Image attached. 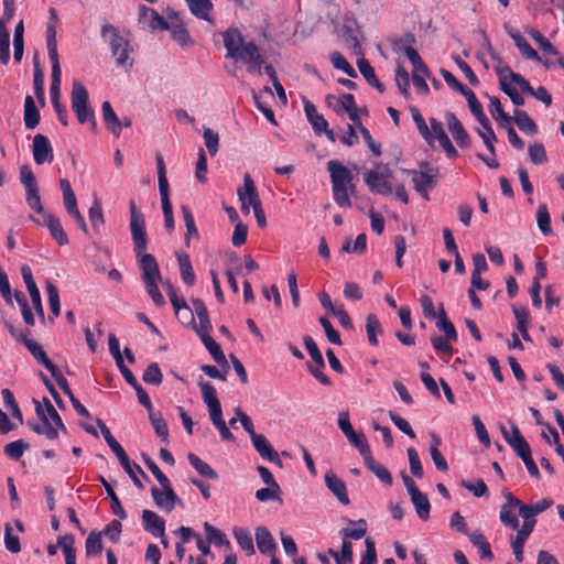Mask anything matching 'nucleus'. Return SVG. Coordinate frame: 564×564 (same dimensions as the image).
<instances>
[{
  "mask_svg": "<svg viewBox=\"0 0 564 564\" xmlns=\"http://www.w3.org/2000/svg\"><path fill=\"white\" fill-rule=\"evenodd\" d=\"M129 209V228L133 242V252L142 272V280L153 303L156 306H163L165 304V300L158 286V283L162 280L159 263L153 254L147 253L149 239L147 235L144 215L137 207L134 200H130Z\"/></svg>",
  "mask_w": 564,
  "mask_h": 564,
  "instance_id": "nucleus-1",
  "label": "nucleus"
},
{
  "mask_svg": "<svg viewBox=\"0 0 564 564\" xmlns=\"http://www.w3.org/2000/svg\"><path fill=\"white\" fill-rule=\"evenodd\" d=\"M224 45L227 50L226 57L240 59L242 63L254 62L261 54L253 42H245L242 34L237 29H229L224 33Z\"/></svg>",
  "mask_w": 564,
  "mask_h": 564,
  "instance_id": "nucleus-2",
  "label": "nucleus"
},
{
  "mask_svg": "<svg viewBox=\"0 0 564 564\" xmlns=\"http://www.w3.org/2000/svg\"><path fill=\"white\" fill-rule=\"evenodd\" d=\"M100 34L108 42L117 66L132 67V59L129 57V41L120 34V30L109 23H105L101 26Z\"/></svg>",
  "mask_w": 564,
  "mask_h": 564,
  "instance_id": "nucleus-3",
  "label": "nucleus"
},
{
  "mask_svg": "<svg viewBox=\"0 0 564 564\" xmlns=\"http://www.w3.org/2000/svg\"><path fill=\"white\" fill-rule=\"evenodd\" d=\"M159 191L161 196L162 210L164 216V225L169 232H172L175 227L173 208L170 200L169 182L166 178L165 164L162 154L158 153L155 156Z\"/></svg>",
  "mask_w": 564,
  "mask_h": 564,
  "instance_id": "nucleus-4",
  "label": "nucleus"
},
{
  "mask_svg": "<svg viewBox=\"0 0 564 564\" xmlns=\"http://www.w3.org/2000/svg\"><path fill=\"white\" fill-rule=\"evenodd\" d=\"M405 173L412 175L414 189L426 200L430 199L427 188L437 184L438 169L432 166L427 162L420 163V172L415 170H404Z\"/></svg>",
  "mask_w": 564,
  "mask_h": 564,
  "instance_id": "nucleus-5",
  "label": "nucleus"
},
{
  "mask_svg": "<svg viewBox=\"0 0 564 564\" xmlns=\"http://www.w3.org/2000/svg\"><path fill=\"white\" fill-rule=\"evenodd\" d=\"M70 99L72 108L79 123H86L88 119L93 118L95 113L93 108L89 106L88 91L78 80L73 82Z\"/></svg>",
  "mask_w": 564,
  "mask_h": 564,
  "instance_id": "nucleus-6",
  "label": "nucleus"
},
{
  "mask_svg": "<svg viewBox=\"0 0 564 564\" xmlns=\"http://www.w3.org/2000/svg\"><path fill=\"white\" fill-rule=\"evenodd\" d=\"M350 524H355V529L343 528L339 531V534L344 535L345 539L341 542V550L339 561L341 564H347L352 562V543L348 539L359 540L364 538L367 533V522L364 519H359L358 521L349 520Z\"/></svg>",
  "mask_w": 564,
  "mask_h": 564,
  "instance_id": "nucleus-7",
  "label": "nucleus"
},
{
  "mask_svg": "<svg viewBox=\"0 0 564 564\" xmlns=\"http://www.w3.org/2000/svg\"><path fill=\"white\" fill-rule=\"evenodd\" d=\"M20 182L23 184L26 192V204L35 213L43 212V205L39 192L37 182L35 175L29 165H22L20 167Z\"/></svg>",
  "mask_w": 564,
  "mask_h": 564,
  "instance_id": "nucleus-8",
  "label": "nucleus"
},
{
  "mask_svg": "<svg viewBox=\"0 0 564 564\" xmlns=\"http://www.w3.org/2000/svg\"><path fill=\"white\" fill-rule=\"evenodd\" d=\"M237 195L241 202V210L245 214H249L250 207H252L253 212L262 207L258 189L248 173L245 174L243 186L238 188Z\"/></svg>",
  "mask_w": 564,
  "mask_h": 564,
  "instance_id": "nucleus-9",
  "label": "nucleus"
},
{
  "mask_svg": "<svg viewBox=\"0 0 564 564\" xmlns=\"http://www.w3.org/2000/svg\"><path fill=\"white\" fill-rule=\"evenodd\" d=\"M162 489L153 487L151 489L152 498L158 508L163 509L166 512H171L177 505L184 507L183 501L175 494L171 481L161 485Z\"/></svg>",
  "mask_w": 564,
  "mask_h": 564,
  "instance_id": "nucleus-10",
  "label": "nucleus"
},
{
  "mask_svg": "<svg viewBox=\"0 0 564 564\" xmlns=\"http://www.w3.org/2000/svg\"><path fill=\"white\" fill-rule=\"evenodd\" d=\"M500 430L505 441L511 446L521 460L532 455L529 443L522 436L519 427L514 423H511V433H509L502 425L500 426Z\"/></svg>",
  "mask_w": 564,
  "mask_h": 564,
  "instance_id": "nucleus-11",
  "label": "nucleus"
},
{
  "mask_svg": "<svg viewBox=\"0 0 564 564\" xmlns=\"http://www.w3.org/2000/svg\"><path fill=\"white\" fill-rule=\"evenodd\" d=\"M62 70L61 68H52V80L50 87L51 101L56 111L59 122L63 126L68 124V116L66 108L59 101V86H61Z\"/></svg>",
  "mask_w": 564,
  "mask_h": 564,
  "instance_id": "nucleus-12",
  "label": "nucleus"
},
{
  "mask_svg": "<svg viewBox=\"0 0 564 564\" xmlns=\"http://www.w3.org/2000/svg\"><path fill=\"white\" fill-rule=\"evenodd\" d=\"M21 274H22L23 281L25 283V286L29 291V294H30V297H31V301L33 304V308L36 312V314L41 317V319L44 321L45 316H44V310H43V305H42L41 293L34 282L31 268L28 264H23L21 267Z\"/></svg>",
  "mask_w": 564,
  "mask_h": 564,
  "instance_id": "nucleus-13",
  "label": "nucleus"
},
{
  "mask_svg": "<svg viewBox=\"0 0 564 564\" xmlns=\"http://www.w3.org/2000/svg\"><path fill=\"white\" fill-rule=\"evenodd\" d=\"M364 181L369 191L373 194L391 195L393 188L391 183L387 180L384 173L378 171H367L364 173Z\"/></svg>",
  "mask_w": 564,
  "mask_h": 564,
  "instance_id": "nucleus-14",
  "label": "nucleus"
},
{
  "mask_svg": "<svg viewBox=\"0 0 564 564\" xmlns=\"http://www.w3.org/2000/svg\"><path fill=\"white\" fill-rule=\"evenodd\" d=\"M35 404V412L39 416L41 424L36 422H28L30 429L36 434H43L47 440H55L57 437V431L53 427L47 416L45 415V411L42 408L41 403L37 400H33Z\"/></svg>",
  "mask_w": 564,
  "mask_h": 564,
  "instance_id": "nucleus-15",
  "label": "nucleus"
},
{
  "mask_svg": "<svg viewBox=\"0 0 564 564\" xmlns=\"http://www.w3.org/2000/svg\"><path fill=\"white\" fill-rule=\"evenodd\" d=\"M33 159L36 164L41 165L45 162L53 161V148L47 137L35 134L32 143Z\"/></svg>",
  "mask_w": 564,
  "mask_h": 564,
  "instance_id": "nucleus-16",
  "label": "nucleus"
},
{
  "mask_svg": "<svg viewBox=\"0 0 564 564\" xmlns=\"http://www.w3.org/2000/svg\"><path fill=\"white\" fill-rule=\"evenodd\" d=\"M445 119L447 122L448 130L452 133L457 145L462 149L469 148L470 147L469 134L465 130L462 122L457 119V117L453 112L447 111L445 115Z\"/></svg>",
  "mask_w": 564,
  "mask_h": 564,
  "instance_id": "nucleus-17",
  "label": "nucleus"
},
{
  "mask_svg": "<svg viewBox=\"0 0 564 564\" xmlns=\"http://www.w3.org/2000/svg\"><path fill=\"white\" fill-rule=\"evenodd\" d=\"M30 335V330L25 332V335H21L20 341L28 348L33 358L43 367H45L48 371H53V367L55 366L52 360L47 357L43 347L37 344L35 340L30 339L28 336Z\"/></svg>",
  "mask_w": 564,
  "mask_h": 564,
  "instance_id": "nucleus-18",
  "label": "nucleus"
},
{
  "mask_svg": "<svg viewBox=\"0 0 564 564\" xmlns=\"http://www.w3.org/2000/svg\"><path fill=\"white\" fill-rule=\"evenodd\" d=\"M430 124L433 133V139L435 138L438 140L440 145L444 149L448 158L456 159L458 156V152L454 148L449 138L447 137L442 122L435 118H431Z\"/></svg>",
  "mask_w": 564,
  "mask_h": 564,
  "instance_id": "nucleus-19",
  "label": "nucleus"
},
{
  "mask_svg": "<svg viewBox=\"0 0 564 564\" xmlns=\"http://www.w3.org/2000/svg\"><path fill=\"white\" fill-rule=\"evenodd\" d=\"M42 215L45 226L48 228L51 236L56 240L59 246H65L68 243V237L64 231L62 224L57 217L53 214L46 212L43 208Z\"/></svg>",
  "mask_w": 564,
  "mask_h": 564,
  "instance_id": "nucleus-20",
  "label": "nucleus"
},
{
  "mask_svg": "<svg viewBox=\"0 0 564 564\" xmlns=\"http://www.w3.org/2000/svg\"><path fill=\"white\" fill-rule=\"evenodd\" d=\"M327 170L330 173L332 185H350L352 182L351 171L338 161H328Z\"/></svg>",
  "mask_w": 564,
  "mask_h": 564,
  "instance_id": "nucleus-21",
  "label": "nucleus"
},
{
  "mask_svg": "<svg viewBox=\"0 0 564 564\" xmlns=\"http://www.w3.org/2000/svg\"><path fill=\"white\" fill-rule=\"evenodd\" d=\"M209 332L197 330V335L202 339L206 349L212 355L213 359L217 365L223 368H229L226 356L221 349V347L208 335Z\"/></svg>",
  "mask_w": 564,
  "mask_h": 564,
  "instance_id": "nucleus-22",
  "label": "nucleus"
},
{
  "mask_svg": "<svg viewBox=\"0 0 564 564\" xmlns=\"http://www.w3.org/2000/svg\"><path fill=\"white\" fill-rule=\"evenodd\" d=\"M325 485L343 505L350 502L345 482L333 471L325 474Z\"/></svg>",
  "mask_w": 564,
  "mask_h": 564,
  "instance_id": "nucleus-23",
  "label": "nucleus"
},
{
  "mask_svg": "<svg viewBox=\"0 0 564 564\" xmlns=\"http://www.w3.org/2000/svg\"><path fill=\"white\" fill-rule=\"evenodd\" d=\"M142 523L143 529L154 536L163 535L165 532V520L154 511L143 510Z\"/></svg>",
  "mask_w": 564,
  "mask_h": 564,
  "instance_id": "nucleus-24",
  "label": "nucleus"
},
{
  "mask_svg": "<svg viewBox=\"0 0 564 564\" xmlns=\"http://www.w3.org/2000/svg\"><path fill=\"white\" fill-rule=\"evenodd\" d=\"M258 550L263 555H273L276 551L275 541L265 527H258L254 532Z\"/></svg>",
  "mask_w": 564,
  "mask_h": 564,
  "instance_id": "nucleus-25",
  "label": "nucleus"
},
{
  "mask_svg": "<svg viewBox=\"0 0 564 564\" xmlns=\"http://www.w3.org/2000/svg\"><path fill=\"white\" fill-rule=\"evenodd\" d=\"M495 70L499 78L501 75H506L507 80L510 79L511 83L517 84L522 93L529 94L530 96L533 94L534 88L531 84L522 75L514 73L508 65H497Z\"/></svg>",
  "mask_w": 564,
  "mask_h": 564,
  "instance_id": "nucleus-26",
  "label": "nucleus"
},
{
  "mask_svg": "<svg viewBox=\"0 0 564 564\" xmlns=\"http://www.w3.org/2000/svg\"><path fill=\"white\" fill-rule=\"evenodd\" d=\"M553 505V500L543 498L533 505L522 503L520 506L519 516L523 520H534V517L542 513Z\"/></svg>",
  "mask_w": 564,
  "mask_h": 564,
  "instance_id": "nucleus-27",
  "label": "nucleus"
},
{
  "mask_svg": "<svg viewBox=\"0 0 564 564\" xmlns=\"http://www.w3.org/2000/svg\"><path fill=\"white\" fill-rule=\"evenodd\" d=\"M304 111L315 133L321 134L322 130H326L328 122L310 100H304Z\"/></svg>",
  "mask_w": 564,
  "mask_h": 564,
  "instance_id": "nucleus-28",
  "label": "nucleus"
},
{
  "mask_svg": "<svg viewBox=\"0 0 564 564\" xmlns=\"http://www.w3.org/2000/svg\"><path fill=\"white\" fill-rule=\"evenodd\" d=\"M469 541L477 547L480 558L491 562L494 553L491 546L481 532L475 531L468 534Z\"/></svg>",
  "mask_w": 564,
  "mask_h": 564,
  "instance_id": "nucleus-29",
  "label": "nucleus"
},
{
  "mask_svg": "<svg viewBox=\"0 0 564 564\" xmlns=\"http://www.w3.org/2000/svg\"><path fill=\"white\" fill-rule=\"evenodd\" d=\"M24 124L26 129H35L40 123V111L35 106L34 99L32 96L28 95L24 99Z\"/></svg>",
  "mask_w": 564,
  "mask_h": 564,
  "instance_id": "nucleus-30",
  "label": "nucleus"
},
{
  "mask_svg": "<svg viewBox=\"0 0 564 564\" xmlns=\"http://www.w3.org/2000/svg\"><path fill=\"white\" fill-rule=\"evenodd\" d=\"M412 505L415 508L417 517L426 521L430 518L431 512V503L427 499V496L423 494L421 490H417L416 492H413L412 495H409Z\"/></svg>",
  "mask_w": 564,
  "mask_h": 564,
  "instance_id": "nucleus-31",
  "label": "nucleus"
},
{
  "mask_svg": "<svg viewBox=\"0 0 564 564\" xmlns=\"http://www.w3.org/2000/svg\"><path fill=\"white\" fill-rule=\"evenodd\" d=\"M46 46L52 68H61L57 53L56 25H53L52 23H47L46 25Z\"/></svg>",
  "mask_w": 564,
  "mask_h": 564,
  "instance_id": "nucleus-32",
  "label": "nucleus"
},
{
  "mask_svg": "<svg viewBox=\"0 0 564 564\" xmlns=\"http://www.w3.org/2000/svg\"><path fill=\"white\" fill-rule=\"evenodd\" d=\"M511 118L512 122H514L522 132L531 135L538 133V126L527 111L514 109L513 117Z\"/></svg>",
  "mask_w": 564,
  "mask_h": 564,
  "instance_id": "nucleus-33",
  "label": "nucleus"
},
{
  "mask_svg": "<svg viewBox=\"0 0 564 564\" xmlns=\"http://www.w3.org/2000/svg\"><path fill=\"white\" fill-rule=\"evenodd\" d=\"M365 464L367 466V468L376 475V477L382 481L383 484L388 485V486H391L393 484V479H392V476L390 474V471L381 464L377 463L373 457H372V454H370L369 456H367L365 459Z\"/></svg>",
  "mask_w": 564,
  "mask_h": 564,
  "instance_id": "nucleus-34",
  "label": "nucleus"
},
{
  "mask_svg": "<svg viewBox=\"0 0 564 564\" xmlns=\"http://www.w3.org/2000/svg\"><path fill=\"white\" fill-rule=\"evenodd\" d=\"M191 302L193 305V314L195 313L199 319V327L195 326V330L209 332L212 329V324L205 303L200 299H192Z\"/></svg>",
  "mask_w": 564,
  "mask_h": 564,
  "instance_id": "nucleus-35",
  "label": "nucleus"
},
{
  "mask_svg": "<svg viewBox=\"0 0 564 564\" xmlns=\"http://www.w3.org/2000/svg\"><path fill=\"white\" fill-rule=\"evenodd\" d=\"M101 110L106 128L111 134L119 137V118L116 115L111 104L109 101H104Z\"/></svg>",
  "mask_w": 564,
  "mask_h": 564,
  "instance_id": "nucleus-36",
  "label": "nucleus"
},
{
  "mask_svg": "<svg viewBox=\"0 0 564 564\" xmlns=\"http://www.w3.org/2000/svg\"><path fill=\"white\" fill-rule=\"evenodd\" d=\"M341 34L347 48L351 50L354 55L362 56V48L357 36V31L351 25L344 24Z\"/></svg>",
  "mask_w": 564,
  "mask_h": 564,
  "instance_id": "nucleus-37",
  "label": "nucleus"
},
{
  "mask_svg": "<svg viewBox=\"0 0 564 564\" xmlns=\"http://www.w3.org/2000/svg\"><path fill=\"white\" fill-rule=\"evenodd\" d=\"M438 321L436 322V327L444 333L446 339L456 341L457 340V332L453 323L447 318L443 304L438 307Z\"/></svg>",
  "mask_w": 564,
  "mask_h": 564,
  "instance_id": "nucleus-38",
  "label": "nucleus"
},
{
  "mask_svg": "<svg viewBox=\"0 0 564 564\" xmlns=\"http://www.w3.org/2000/svg\"><path fill=\"white\" fill-rule=\"evenodd\" d=\"M232 534L239 546L246 551L248 555H253L256 553L252 535L247 528H235L232 530Z\"/></svg>",
  "mask_w": 564,
  "mask_h": 564,
  "instance_id": "nucleus-39",
  "label": "nucleus"
},
{
  "mask_svg": "<svg viewBox=\"0 0 564 564\" xmlns=\"http://www.w3.org/2000/svg\"><path fill=\"white\" fill-rule=\"evenodd\" d=\"M61 189L63 192V203L67 214H74L78 210L77 199L74 191L72 189L70 183L66 178L59 181Z\"/></svg>",
  "mask_w": 564,
  "mask_h": 564,
  "instance_id": "nucleus-40",
  "label": "nucleus"
},
{
  "mask_svg": "<svg viewBox=\"0 0 564 564\" xmlns=\"http://www.w3.org/2000/svg\"><path fill=\"white\" fill-rule=\"evenodd\" d=\"M177 260L183 282L189 286L194 285L196 276L188 256L186 253H178Z\"/></svg>",
  "mask_w": 564,
  "mask_h": 564,
  "instance_id": "nucleus-41",
  "label": "nucleus"
},
{
  "mask_svg": "<svg viewBox=\"0 0 564 564\" xmlns=\"http://www.w3.org/2000/svg\"><path fill=\"white\" fill-rule=\"evenodd\" d=\"M187 459L193 468L203 477L208 479H217V473L204 460H202L197 455L189 453L187 455Z\"/></svg>",
  "mask_w": 564,
  "mask_h": 564,
  "instance_id": "nucleus-42",
  "label": "nucleus"
},
{
  "mask_svg": "<svg viewBox=\"0 0 564 564\" xmlns=\"http://www.w3.org/2000/svg\"><path fill=\"white\" fill-rule=\"evenodd\" d=\"M33 88L37 100L43 106L45 104L44 75L37 58H34Z\"/></svg>",
  "mask_w": 564,
  "mask_h": 564,
  "instance_id": "nucleus-43",
  "label": "nucleus"
},
{
  "mask_svg": "<svg viewBox=\"0 0 564 564\" xmlns=\"http://www.w3.org/2000/svg\"><path fill=\"white\" fill-rule=\"evenodd\" d=\"M149 420L151 422L152 427L155 431L158 437L161 438L162 442H169V427L166 421L162 417L161 413H156L154 411L148 413Z\"/></svg>",
  "mask_w": 564,
  "mask_h": 564,
  "instance_id": "nucleus-44",
  "label": "nucleus"
},
{
  "mask_svg": "<svg viewBox=\"0 0 564 564\" xmlns=\"http://www.w3.org/2000/svg\"><path fill=\"white\" fill-rule=\"evenodd\" d=\"M191 12L198 19L209 21L208 12L213 8L210 0H186Z\"/></svg>",
  "mask_w": 564,
  "mask_h": 564,
  "instance_id": "nucleus-45",
  "label": "nucleus"
},
{
  "mask_svg": "<svg viewBox=\"0 0 564 564\" xmlns=\"http://www.w3.org/2000/svg\"><path fill=\"white\" fill-rule=\"evenodd\" d=\"M366 332L368 336V341L371 346L378 345V334H382L383 329L375 314H368L366 318Z\"/></svg>",
  "mask_w": 564,
  "mask_h": 564,
  "instance_id": "nucleus-46",
  "label": "nucleus"
},
{
  "mask_svg": "<svg viewBox=\"0 0 564 564\" xmlns=\"http://www.w3.org/2000/svg\"><path fill=\"white\" fill-rule=\"evenodd\" d=\"M525 33L529 34L540 46V48L549 55H558V51L553 44L538 30L533 28H525Z\"/></svg>",
  "mask_w": 564,
  "mask_h": 564,
  "instance_id": "nucleus-47",
  "label": "nucleus"
},
{
  "mask_svg": "<svg viewBox=\"0 0 564 564\" xmlns=\"http://www.w3.org/2000/svg\"><path fill=\"white\" fill-rule=\"evenodd\" d=\"M204 530L206 533V538L208 542L214 543L217 546H227L230 547V542L227 539L226 534L223 533L217 528L213 527L210 523H204Z\"/></svg>",
  "mask_w": 564,
  "mask_h": 564,
  "instance_id": "nucleus-48",
  "label": "nucleus"
},
{
  "mask_svg": "<svg viewBox=\"0 0 564 564\" xmlns=\"http://www.w3.org/2000/svg\"><path fill=\"white\" fill-rule=\"evenodd\" d=\"M181 210H182V215H183L185 226H186V234L184 237V242L186 246H189V241H191L192 237L198 238V230H197L194 217H193L192 212L188 208V206L183 205L181 207Z\"/></svg>",
  "mask_w": 564,
  "mask_h": 564,
  "instance_id": "nucleus-49",
  "label": "nucleus"
},
{
  "mask_svg": "<svg viewBox=\"0 0 564 564\" xmlns=\"http://www.w3.org/2000/svg\"><path fill=\"white\" fill-rule=\"evenodd\" d=\"M431 438L433 442V444L430 446V454H431L432 460L434 462V464L438 470L447 471L448 465H447L445 458L443 457L442 453L438 451V446L441 445V438L435 434H432Z\"/></svg>",
  "mask_w": 564,
  "mask_h": 564,
  "instance_id": "nucleus-50",
  "label": "nucleus"
},
{
  "mask_svg": "<svg viewBox=\"0 0 564 564\" xmlns=\"http://www.w3.org/2000/svg\"><path fill=\"white\" fill-rule=\"evenodd\" d=\"M10 61V33L4 26V21H0V62L7 65Z\"/></svg>",
  "mask_w": 564,
  "mask_h": 564,
  "instance_id": "nucleus-51",
  "label": "nucleus"
},
{
  "mask_svg": "<svg viewBox=\"0 0 564 564\" xmlns=\"http://www.w3.org/2000/svg\"><path fill=\"white\" fill-rule=\"evenodd\" d=\"M346 437L348 438L350 444L359 451L364 459L371 454L368 441L362 432L356 433L355 431H352L351 433L346 435Z\"/></svg>",
  "mask_w": 564,
  "mask_h": 564,
  "instance_id": "nucleus-52",
  "label": "nucleus"
},
{
  "mask_svg": "<svg viewBox=\"0 0 564 564\" xmlns=\"http://www.w3.org/2000/svg\"><path fill=\"white\" fill-rule=\"evenodd\" d=\"M536 223H538V227H539L540 231L544 236H549V235L552 234L551 217H550V214H549L547 206L545 204H541L538 207V210H536Z\"/></svg>",
  "mask_w": 564,
  "mask_h": 564,
  "instance_id": "nucleus-53",
  "label": "nucleus"
},
{
  "mask_svg": "<svg viewBox=\"0 0 564 564\" xmlns=\"http://www.w3.org/2000/svg\"><path fill=\"white\" fill-rule=\"evenodd\" d=\"M412 119L416 124V128L422 135V138L430 144H432L433 141V133L430 131L424 118L422 117L419 109L412 107L411 109Z\"/></svg>",
  "mask_w": 564,
  "mask_h": 564,
  "instance_id": "nucleus-54",
  "label": "nucleus"
},
{
  "mask_svg": "<svg viewBox=\"0 0 564 564\" xmlns=\"http://www.w3.org/2000/svg\"><path fill=\"white\" fill-rule=\"evenodd\" d=\"M87 556L98 555L102 551L101 533L93 531L88 534L85 543Z\"/></svg>",
  "mask_w": 564,
  "mask_h": 564,
  "instance_id": "nucleus-55",
  "label": "nucleus"
},
{
  "mask_svg": "<svg viewBox=\"0 0 564 564\" xmlns=\"http://www.w3.org/2000/svg\"><path fill=\"white\" fill-rule=\"evenodd\" d=\"M29 447V443L24 442L23 440H18L8 443L4 446L3 452L11 459L19 460L23 456L24 451L28 449Z\"/></svg>",
  "mask_w": 564,
  "mask_h": 564,
  "instance_id": "nucleus-56",
  "label": "nucleus"
},
{
  "mask_svg": "<svg viewBox=\"0 0 564 564\" xmlns=\"http://www.w3.org/2000/svg\"><path fill=\"white\" fill-rule=\"evenodd\" d=\"M142 380L148 384L159 386L162 383L163 375L158 364H150L142 375Z\"/></svg>",
  "mask_w": 564,
  "mask_h": 564,
  "instance_id": "nucleus-57",
  "label": "nucleus"
},
{
  "mask_svg": "<svg viewBox=\"0 0 564 564\" xmlns=\"http://www.w3.org/2000/svg\"><path fill=\"white\" fill-rule=\"evenodd\" d=\"M490 113L500 127L501 122L507 124L512 122V118L503 111L502 105L497 97H494L490 100Z\"/></svg>",
  "mask_w": 564,
  "mask_h": 564,
  "instance_id": "nucleus-58",
  "label": "nucleus"
},
{
  "mask_svg": "<svg viewBox=\"0 0 564 564\" xmlns=\"http://www.w3.org/2000/svg\"><path fill=\"white\" fill-rule=\"evenodd\" d=\"M395 84L399 91L408 97L410 94V76L406 69L402 65H398L395 69Z\"/></svg>",
  "mask_w": 564,
  "mask_h": 564,
  "instance_id": "nucleus-59",
  "label": "nucleus"
},
{
  "mask_svg": "<svg viewBox=\"0 0 564 564\" xmlns=\"http://www.w3.org/2000/svg\"><path fill=\"white\" fill-rule=\"evenodd\" d=\"M499 86H500V89L510 97L511 101L516 105V106H523L524 105V98L517 91V89L514 87H512L508 82H507V76L506 75H501L500 78H499Z\"/></svg>",
  "mask_w": 564,
  "mask_h": 564,
  "instance_id": "nucleus-60",
  "label": "nucleus"
},
{
  "mask_svg": "<svg viewBox=\"0 0 564 564\" xmlns=\"http://www.w3.org/2000/svg\"><path fill=\"white\" fill-rule=\"evenodd\" d=\"M330 61L335 68L343 70L350 78L357 77V73L354 69V67L347 62V59L339 52H334L330 55Z\"/></svg>",
  "mask_w": 564,
  "mask_h": 564,
  "instance_id": "nucleus-61",
  "label": "nucleus"
},
{
  "mask_svg": "<svg viewBox=\"0 0 564 564\" xmlns=\"http://www.w3.org/2000/svg\"><path fill=\"white\" fill-rule=\"evenodd\" d=\"M88 217L94 230L98 231V229L105 223L102 208L98 199H95L91 207L89 208Z\"/></svg>",
  "mask_w": 564,
  "mask_h": 564,
  "instance_id": "nucleus-62",
  "label": "nucleus"
},
{
  "mask_svg": "<svg viewBox=\"0 0 564 564\" xmlns=\"http://www.w3.org/2000/svg\"><path fill=\"white\" fill-rule=\"evenodd\" d=\"M198 387L202 392L203 401L207 406L219 402L216 389L210 382L200 380L198 381Z\"/></svg>",
  "mask_w": 564,
  "mask_h": 564,
  "instance_id": "nucleus-63",
  "label": "nucleus"
},
{
  "mask_svg": "<svg viewBox=\"0 0 564 564\" xmlns=\"http://www.w3.org/2000/svg\"><path fill=\"white\" fill-rule=\"evenodd\" d=\"M252 445L256 448V451L259 453V455L265 459L270 454L274 451L270 442L267 440V437L262 434H258L252 440Z\"/></svg>",
  "mask_w": 564,
  "mask_h": 564,
  "instance_id": "nucleus-64",
  "label": "nucleus"
}]
</instances>
